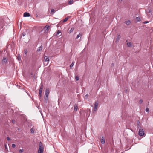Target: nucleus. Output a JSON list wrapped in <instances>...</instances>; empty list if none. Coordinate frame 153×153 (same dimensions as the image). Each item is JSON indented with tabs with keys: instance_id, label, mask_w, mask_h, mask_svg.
<instances>
[{
	"instance_id": "34",
	"label": "nucleus",
	"mask_w": 153,
	"mask_h": 153,
	"mask_svg": "<svg viewBox=\"0 0 153 153\" xmlns=\"http://www.w3.org/2000/svg\"><path fill=\"white\" fill-rule=\"evenodd\" d=\"M12 122L13 123H15V120H12Z\"/></svg>"
},
{
	"instance_id": "25",
	"label": "nucleus",
	"mask_w": 153,
	"mask_h": 153,
	"mask_svg": "<svg viewBox=\"0 0 153 153\" xmlns=\"http://www.w3.org/2000/svg\"><path fill=\"white\" fill-rule=\"evenodd\" d=\"M136 19H137V22H139L140 21V18L139 17H137L136 18Z\"/></svg>"
},
{
	"instance_id": "12",
	"label": "nucleus",
	"mask_w": 153,
	"mask_h": 153,
	"mask_svg": "<svg viewBox=\"0 0 153 153\" xmlns=\"http://www.w3.org/2000/svg\"><path fill=\"white\" fill-rule=\"evenodd\" d=\"M42 46H41L38 48L37 50V51H40L42 50Z\"/></svg>"
},
{
	"instance_id": "16",
	"label": "nucleus",
	"mask_w": 153,
	"mask_h": 153,
	"mask_svg": "<svg viewBox=\"0 0 153 153\" xmlns=\"http://www.w3.org/2000/svg\"><path fill=\"white\" fill-rule=\"evenodd\" d=\"M127 45L128 47H131L132 46V43L131 42H128Z\"/></svg>"
},
{
	"instance_id": "37",
	"label": "nucleus",
	"mask_w": 153,
	"mask_h": 153,
	"mask_svg": "<svg viewBox=\"0 0 153 153\" xmlns=\"http://www.w3.org/2000/svg\"><path fill=\"white\" fill-rule=\"evenodd\" d=\"M7 139L8 140H10V138L9 137H7Z\"/></svg>"
},
{
	"instance_id": "24",
	"label": "nucleus",
	"mask_w": 153,
	"mask_h": 153,
	"mask_svg": "<svg viewBox=\"0 0 153 153\" xmlns=\"http://www.w3.org/2000/svg\"><path fill=\"white\" fill-rule=\"evenodd\" d=\"M51 12L52 14H53L54 12V9H52L51 10Z\"/></svg>"
},
{
	"instance_id": "38",
	"label": "nucleus",
	"mask_w": 153,
	"mask_h": 153,
	"mask_svg": "<svg viewBox=\"0 0 153 153\" xmlns=\"http://www.w3.org/2000/svg\"><path fill=\"white\" fill-rule=\"evenodd\" d=\"M119 1H120L121 2V1H122L123 0H118Z\"/></svg>"
},
{
	"instance_id": "5",
	"label": "nucleus",
	"mask_w": 153,
	"mask_h": 153,
	"mask_svg": "<svg viewBox=\"0 0 153 153\" xmlns=\"http://www.w3.org/2000/svg\"><path fill=\"white\" fill-rule=\"evenodd\" d=\"M43 88V85H41L39 91V96L41 97L42 96V90Z\"/></svg>"
},
{
	"instance_id": "14",
	"label": "nucleus",
	"mask_w": 153,
	"mask_h": 153,
	"mask_svg": "<svg viewBox=\"0 0 153 153\" xmlns=\"http://www.w3.org/2000/svg\"><path fill=\"white\" fill-rule=\"evenodd\" d=\"M125 23L127 25H129L131 23V22L129 20L126 21L125 22Z\"/></svg>"
},
{
	"instance_id": "3",
	"label": "nucleus",
	"mask_w": 153,
	"mask_h": 153,
	"mask_svg": "<svg viewBox=\"0 0 153 153\" xmlns=\"http://www.w3.org/2000/svg\"><path fill=\"white\" fill-rule=\"evenodd\" d=\"M138 134L140 136H143L144 135V131L142 129H140L138 132Z\"/></svg>"
},
{
	"instance_id": "19",
	"label": "nucleus",
	"mask_w": 153,
	"mask_h": 153,
	"mask_svg": "<svg viewBox=\"0 0 153 153\" xmlns=\"http://www.w3.org/2000/svg\"><path fill=\"white\" fill-rule=\"evenodd\" d=\"M75 79L76 80L78 81L79 79V77L77 76H75Z\"/></svg>"
},
{
	"instance_id": "1",
	"label": "nucleus",
	"mask_w": 153,
	"mask_h": 153,
	"mask_svg": "<svg viewBox=\"0 0 153 153\" xmlns=\"http://www.w3.org/2000/svg\"><path fill=\"white\" fill-rule=\"evenodd\" d=\"M49 93V89H46V91H45V100H46V102H47Z\"/></svg>"
},
{
	"instance_id": "6",
	"label": "nucleus",
	"mask_w": 153,
	"mask_h": 153,
	"mask_svg": "<svg viewBox=\"0 0 153 153\" xmlns=\"http://www.w3.org/2000/svg\"><path fill=\"white\" fill-rule=\"evenodd\" d=\"M7 59L5 57H4L3 58L2 61V63L4 64V63H6L7 62Z\"/></svg>"
},
{
	"instance_id": "31",
	"label": "nucleus",
	"mask_w": 153,
	"mask_h": 153,
	"mask_svg": "<svg viewBox=\"0 0 153 153\" xmlns=\"http://www.w3.org/2000/svg\"><path fill=\"white\" fill-rule=\"evenodd\" d=\"M143 102V100L141 99L139 101V103L140 104Z\"/></svg>"
},
{
	"instance_id": "10",
	"label": "nucleus",
	"mask_w": 153,
	"mask_h": 153,
	"mask_svg": "<svg viewBox=\"0 0 153 153\" xmlns=\"http://www.w3.org/2000/svg\"><path fill=\"white\" fill-rule=\"evenodd\" d=\"M105 140L104 138L102 137V138L101 139V143L103 144L105 143Z\"/></svg>"
},
{
	"instance_id": "27",
	"label": "nucleus",
	"mask_w": 153,
	"mask_h": 153,
	"mask_svg": "<svg viewBox=\"0 0 153 153\" xmlns=\"http://www.w3.org/2000/svg\"><path fill=\"white\" fill-rule=\"evenodd\" d=\"M74 62H72V63L70 65V67L71 68L74 65Z\"/></svg>"
},
{
	"instance_id": "7",
	"label": "nucleus",
	"mask_w": 153,
	"mask_h": 153,
	"mask_svg": "<svg viewBox=\"0 0 153 153\" xmlns=\"http://www.w3.org/2000/svg\"><path fill=\"white\" fill-rule=\"evenodd\" d=\"M117 38L116 39V42H119L120 38V34H117Z\"/></svg>"
},
{
	"instance_id": "35",
	"label": "nucleus",
	"mask_w": 153,
	"mask_h": 153,
	"mask_svg": "<svg viewBox=\"0 0 153 153\" xmlns=\"http://www.w3.org/2000/svg\"><path fill=\"white\" fill-rule=\"evenodd\" d=\"M22 35L23 36H24L25 35V34L23 33L22 34Z\"/></svg>"
},
{
	"instance_id": "2",
	"label": "nucleus",
	"mask_w": 153,
	"mask_h": 153,
	"mask_svg": "<svg viewBox=\"0 0 153 153\" xmlns=\"http://www.w3.org/2000/svg\"><path fill=\"white\" fill-rule=\"evenodd\" d=\"M98 104V103L97 101L95 102L94 105V108L93 110V111L94 112L97 111Z\"/></svg>"
},
{
	"instance_id": "4",
	"label": "nucleus",
	"mask_w": 153,
	"mask_h": 153,
	"mask_svg": "<svg viewBox=\"0 0 153 153\" xmlns=\"http://www.w3.org/2000/svg\"><path fill=\"white\" fill-rule=\"evenodd\" d=\"M43 147L42 145H39V146L38 151V153H43Z\"/></svg>"
},
{
	"instance_id": "28",
	"label": "nucleus",
	"mask_w": 153,
	"mask_h": 153,
	"mask_svg": "<svg viewBox=\"0 0 153 153\" xmlns=\"http://www.w3.org/2000/svg\"><path fill=\"white\" fill-rule=\"evenodd\" d=\"M145 111L146 112H148L149 111V108H146Z\"/></svg>"
},
{
	"instance_id": "36",
	"label": "nucleus",
	"mask_w": 153,
	"mask_h": 153,
	"mask_svg": "<svg viewBox=\"0 0 153 153\" xmlns=\"http://www.w3.org/2000/svg\"><path fill=\"white\" fill-rule=\"evenodd\" d=\"M148 22L147 21H146L144 22V24H147Z\"/></svg>"
},
{
	"instance_id": "32",
	"label": "nucleus",
	"mask_w": 153,
	"mask_h": 153,
	"mask_svg": "<svg viewBox=\"0 0 153 153\" xmlns=\"http://www.w3.org/2000/svg\"><path fill=\"white\" fill-rule=\"evenodd\" d=\"M88 97V95L87 94L86 95H85V96L84 97V98L85 99H87V98Z\"/></svg>"
},
{
	"instance_id": "8",
	"label": "nucleus",
	"mask_w": 153,
	"mask_h": 153,
	"mask_svg": "<svg viewBox=\"0 0 153 153\" xmlns=\"http://www.w3.org/2000/svg\"><path fill=\"white\" fill-rule=\"evenodd\" d=\"M24 17H29L30 16V14L29 13L27 12H25L23 14Z\"/></svg>"
},
{
	"instance_id": "9",
	"label": "nucleus",
	"mask_w": 153,
	"mask_h": 153,
	"mask_svg": "<svg viewBox=\"0 0 153 153\" xmlns=\"http://www.w3.org/2000/svg\"><path fill=\"white\" fill-rule=\"evenodd\" d=\"M44 59L45 62H48L49 61V59L47 56H45L44 58Z\"/></svg>"
},
{
	"instance_id": "33",
	"label": "nucleus",
	"mask_w": 153,
	"mask_h": 153,
	"mask_svg": "<svg viewBox=\"0 0 153 153\" xmlns=\"http://www.w3.org/2000/svg\"><path fill=\"white\" fill-rule=\"evenodd\" d=\"M24 53H25V54H27V50H25V51H24Z\"/></svg>"
},
{
	"instance_id": "15",
	"label": "nucleus",
	"mask_w": 153,
	"mask_h": 153,
	"mask_svg": "<svg viewBox=\"0 0 153 153\" xmlns=\"http://www.w3.org/2000/svg\"><path fill=\"white\" fill-rule=\"evenodd\" d=\"M74 30V28L73 27H72L71 29L69 31L68 33H71Z\"/></svg>"
},
{
	"instance_id": "23",
	"label": "nucleus",
	"mask_w": 153,
	"mask_h": 153,
	"mask_svg": "<svg viewBox=\"0 0 153 153\" xmlns=\"http://www.w3.org/2000/svg\"><path fill=\"white\" fill-rule=\"evenodd\" d=\"M61 33V32L60 30H58L57 32V33L56 34V35H59V33Z\"/></svg>"
},
{
	"instance_id": "13",
	"label": "nucleus",
	"mask_w": 153,
	"mask_h": 153,
	"mask_svg": "<svg viewBox=\"0 0 153 153\" xmlns=\"http://www.w3.org/2000/svg\"><path fill=\"white\" fill-rule=\"evenodd\" d=\"M77 109H78V106L76 105H75L74 108V111H77Z\"/></svg>"
},
{
	"instance_id": "29",
	"label": "nucleus",
	"mask_w": 153,
	"mask_h": 153,
	"mask_svg": "<svg viewBox=\"0 0 153 153\" xmlns=\"http://www.w3.org/2000/svg\"><path fill=\"white\" fill-rule=\"evenodd\" d=\"M12 147L13 148L15 147L16 145L14 144H12Z\"/></svg>"
},
{
	"instance_id": "20",
	"label": "nucleus",
	"mask_w": 153,
	"mask_h": 153,
	"mask_svg": "<svg viewBox=\"0 0 153 153\" xmlns=\"http://www.w3.org/2000/svg\"><path fill=\"white\" fill-rule=\"evenodd\" d=\"M137 124L138 126V128H140V126L139 125V124L140 123V122L139 121H138L137 122Z\"/></svg>"
},
{
	"instance_id": "21",
	"label": "nucleus",
	"mask_w": 153,
	"mask_h": 153,
	"mask_svg": "<svg viewBox=\"0 0 153 153\" xmlns=\"http://www.w3.org/2000/svg\"><path fill=\"white\" fill-rule=\"evenodd\" d=\"M30 131L31 133L33 134L34 133V131L33 128H31Z\"/></svg>"
},
{
	"instance_id": "18",
	"label": "nucleus",
	"mask_w": 153,
	"mask_h": 153,
	"mask_svg": "<svg viewBox=\"0 0 153 153\" xmlns=\"http://www.w3.org/2000/svg\"><path fill=\"white\" fill-rule=\"evenodd\" d=\"M82 36V34H79L78 35L77 37H76V39H78L79 37H80Z\"/></svg>"
},
{
	"instance_id": "11",
	"label": "nucleus",
	"mask_w": 153,
	"mask_h": 153,
	"mask_svg": "<svg viewBox=\"0 0 153 153\" xmlns=\"http://www.w3.org/2000/svg\"><path fill=\"white\" fill-rule=\"evenodd\" d=\"M74 2L73 0H70L68 2L69 5H71L73 4Z\"/></svg>"
},
{
	"instance_id": "26",
	"label": "nucleus",
	"mask_w": 153,
	"mask_h": 153,
	"mask_svg": "<svg viewBox=\"0 0 153 153\" xmlns=\"http://www.w3.org/2000/svg\"><path fill=\"white\" fill-rule=\"evenodd\" d=\"M18 59L19 60H20L21 59V56L19 54L18 56Z\"/></svg>"
},
{
	"instance_id": "22",
	"label": "nucleus",
	"mask_w": 153,
	"mask_h": 153,
	"mask_svg": "<svg viewBox=\"0 0 153 153\" xmlns=\"http://www.w3.org/2000/svg\"><path fill=\"white\" fill-rule=\"evenodd\" d=\"M68 19V18L67 17H66L63 20V22H66V21H67Z\"/></svg>"
},
{
	"instance_id": "17",
	"label": "nucleus",
	"mask_w": 153,
	"mask_h": 153,
	"mask_svg": "<svg viewBox=\"0 0 153 153\" xmlns=\"http://www.w3.org/2000/svg\"><path fill=\"white\" fill-rule=\"evenodd\" d=\"M49 26H48V25H46V26H45V30H48V28H49Z\"/></svg>"
},
{
	"instance_id": "39",
	"label": "nucleus",
	"mask_w": 153,
	"mask_h": 153,
	"mask_svg": "<svg viewBox=\"0 0 153 153\" xmlns=\"http://www.w3.org/2000/svg\"><path fill=\"white\" fill-rule=\"evenodd\" d=\"M40 113H41V114H42V111H40Z\"/></svg>"
},
{
	"instance_id": "30",
	"label": "nucleus",
	"mask_w": 153,
	"mask_h": 153,
	"mask_svg": "<svg viewBox=\"0 0 153 153\" xmlns=\"http://www.w3.org/2000/svg\"><path fill=\"white\" fill-rule=\"evenodd\" d=\"M23 149H20L19 150V152L20 153H22L23 152Z\"/></svg>"
}]
</instances>
